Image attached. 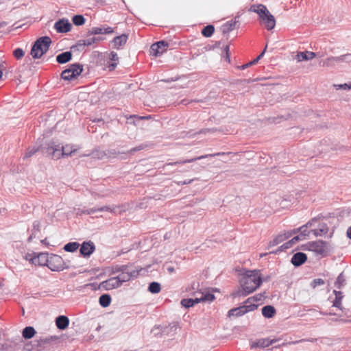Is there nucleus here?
Segmentation results:
<instances>
[{
    "mask_svg": "<svg viewBox=\"0 0 351 351\" xmlns=\"http://www.w3.org/2000/svg\"><path fill=\"white\" fill-rule=\"evenodd\" d=\"M260 270H247L239 280L241 289L234 292L232 296L245 297L256 291L262 284Z\"/></svg>",
    "mask_w": 351,
    "mask_h": 351,
    "instance_id": "f257e3e1",
    "label": "nucleus"
},
{
    "mask_svg": "<svg viewBox=\"0 0 351 351\" xmlns=\"http://www.w3.org/2000/svg\"><path fill=\"white\" fill-rule=\"evenodd\" d=\"M40 257L43 258V261H47V267L53 271H60L69 268V265L59 255L51 254L49 256L48 254H43Z\"/></svg>",
    "mask_w": 351,
    "mask_h": 351,
    "instance_id": "f03ea898",
    "label": "nucleus"
},
{
    "mask_svg": "<svg viewBox=\"0 0 351 351\" xmlns=\"http://www.w3.org/2000/svg\"><path fill=\"white\" fill-rule=\"evenodd\" d=\"M51 44V39L49 36H42L37 39L31 49L32 58L34 59L41 58L49 50Z\"/></svg>",
    "mask_w": 351,
    "mask_h": 351,
    "instance_id": "7ed1b4c3",
    "label": "nucleus"
},
{
    "mask_svg": "<svg viewBox=\"0 0 351 351\" xmlns=\"http://www.w3.org/2000/svg\"><path fill=\"white\" fill-rule=\"evenodd\" d=\"M40 152L52 159H60V143L50 141L40 146Z\"/></svg>",
    "mask_w": 351,
    "mask_h": 351,
    "instance_id": "20e7f679",
    "label": "nucleus"
},
{
    "mask_svg": "<svg viewBox=\"0 0 351 351\" xmlns=\"http://www.w3.org/2000/svg\"><path fill=\"white\" fill-rule=\"evenodd\" d=\"M83 71L82 65L80 63H74L69 65V68L61 73V77L67 81H71L80 75Z\"/></svg>",
    "mask_w": 351,
    "mask_h": 351,
    "instance_id": "39448f33",
    "label": "nucleus"
},
{
    "mask_svg": "<svg viewBox=\"0 0 351 351\" xmlns=\"http://www.w3.org/2000/svg\"><path fill=\"white\" fill-rule=\"evenodd\" d=\"M257 307H258V305L254 304H249V305L245 304V305L240 306L239 307L230 309L228 313V317H231V316L240 317V316L245 315V313H247L248 312H250V311H252L256 309Z\"/></svg>",
    "mask_w": 351,
    "mask_h": 351,
    "instance_id": "423d86ee",
    "label": "nucleus"
},
{
    "mask_svg": "<svg viewBox=\"0 0 351 351\" xmlns=\"http://www.w3.org/2000/svg\"><path fill=\"white\" fill-rule=\"evenodd\" d=\"M327 244V242L322 240L311 241L308 243V249L317 255L323 256L326 252Z\"/></svg>",
    "mask_w": 351,
    "mask_h": 351,
    "instance_id": "0eeeda50",
    "label": "nucleus"
},
{
    "mask_svg": "<svg viewBox=\"0 0 351 351\" xmlns=\"http://www.w3.org/2000/svg\"><path fill=\"white\" fill-rule=\"evenodd\" d=\"M139 275V271L136 269H132L130 267L122 272L119 276H116L117 280L120 281L121 286L123 282H128L132 278H137Z\"/></svg>",
    "mask_w": 351,
    "mask_h": 351,
    "instance_id": "6e6552de",
    "label": "nucleus"
},
{
    "mask_svg": "<svg viewBox=\"0 0 351 351\" xmlns=\"http://www.w3.org/2000/svg\"><path fill=\"white\" fill-rule=\"evenodd\" d=\"M168 43L164 40L156 42L151 45L150 54L156 57L162 55L167 49Z\"/></svg>",
    "mask_w": 351,
    "mask_h": 351,
    "instance_id": "1a4fd4ad",
    "label": "nucleus"
},
{
    "mask_svg": "<svg viewBox=\"0 0 351 351\" xmlns=\"http://www.w3.org/2000/svg\"><path fill=\"white\" fill-rule=\"evenodd\" d=\"M114 32V29L110 26L93 27L88 29L86 36L98 34H110Z\"/></svg>",
    "mask_w": 351,
    "mask_h": 351,
    "instance_id": "9d476101",
    "label": "nucleus"
},
{
    "mask_svg": "<svg viewBox=\"0 0 351 351\" xmlns=\"http://www.w3.org/2000/svg\"><path fill=\"white\" fill-rule=\"evenodd\" d=\"M71 24L68 19H59L54 24V28L58 33H66L71 29Z\"/></svg>",
    "mask_w": 351,
    "mask_h": 351,
    "instance_id": "9b49d317",
    "label": "nucleus"
},
{
    "mask_svg": "<svg viewBox=\"0 0 351 351\" xmlns=\"http://www.w3.org/2000/svg\"><path fill=\"white\" fill-rule=\"evenodd\" d=\"M225 153L224 152H219V153H216V154H206V155H202V156H198V157H195V158H192L191 159H186V160H178L176 162H169V163H167V165H181V164H185V163H190V162H193L196 160H202V159H204V158H208V157H214L215 156H221V155H224Z\"/></svg>",
    "mask_w": 351,
    "mask_h": 351,
    "instance_id": "f8f14e48",
    "label": "nucleus"
},
{
    "mask_svg": "<svg viewBox=\"0 0 351 351\" xmlns=\"http://www.w3.org/2000/svg\"><path fill=\"white\" fill-rule=\"evenodd\" d=\"M95 250V245L90 241L83 242L80 248V252L84 257H89Z\"/></svg>",
    "mask_w": 351,
    "mask_h": 351,
    "instance_id": "ddd939ff",
    "label": "nucleus"
},
{
    "mask_svg": "<svg viewBox=\"0 0 351 351\" xmlns=\"http://www.w3.org/2000/svg\"><path fill=\"white\" fill-rule=\"evenodd\" d=\"M121 287L120 281H119L117 277H112L106 280L101 282L99 286V288H102L105 290H111Z\"/></svg>",
    "mask_w": 351,
    "mask_h": 351,
    "instance_id": "4468645a",
    "label": "nucleus"
},
{
    "mask_svg": "<svg viewBox=\"0 0 351 351\" xmlns=\"http://www.w3.org/2000/svg\"><path fill=\"white\" fill-rule=\"evenodd\" d=\"M260 23L263 24L267 30H271L276 25L274 16L269 12L260 19Z\"/></svg>",
    "mask_w": 351,
    "mask_h": 351,
    "instance_id": "2eb2a0df",
    "label": "nucleus"
},
{
    "mask_svg": "<svg viewBox=\"0 0 351 351\" xmlns=\"http://www.w3.org/2000/svg\"><path fill=\"white\" fill-rule=\"evenodd\" d=\"M307 260V256L304 252H297L293 254V256L291 258V263L295 266V267H299L302 265L303 263H304Z\"/></svg>",
    "mask_w": 351,
    "mask_h": 351,
    "instance_id": "dca6fc26",
    "label": "nucleus"
},
{
    "mask_svg": "<svg viewBox=\"0 0 351 351\" xmlns=\"http://www.w3.org/2000/svg\"><path fill=\"white\" fill-rule=\"evenodd\" d=\"M278 339H270V338H265L258 339L256 342L254 343L252 345V348H265L269 347L270 345H272L277 342Z\"/></svg>",
    "mask_w": 351,
    "mask_h": 351,
    "instance_id": "f3484780",
    "label": "nucleus"
},
{
    "mask_svg": "<svg viewBox=\"0 0 351 351\" xmlns=\"http://www.w3.org/2000/svg\"><path fill=\"white\" fill-rule=\"evenodd\" d=\"M239 16L238 15L235 16L234 19L225 23L221 27L223 34H227L233 30L236 27V25L239 23Z\"/></svg>",
    "mask_w": 351,
    "mask_h": 351,
    "instance_id": "a211bd4d",
    "label": "nucleus"
},
{
    "mask_svg": "<svg viewBox=\"0 0 351 351\" xmlns=\"http://www.w3.org/2000/svg\"><path fill=\"white\" fill-rule=\"evenodd\" d=\"M128 36L125 34L114 37L112 40L113 47L116 49H121L123 46L125 45L128 40Z\"/></svg>",
    "mask_w": 351,
    "mask_h": 351,
    "instance_id": "6ab92c4d",
    "label": "nucleus"
},
{
    "mask_svg": "<svg viewBox=\"0 0 351 351\" xmlns=\"http://www.w3.org/2000/svg\"><path fill=\"white\" fill-rule=\"evenodd\" d=\"M69 324V318L64 315H60L56 319V324L58 329H66Z\"/></svg>",
    "mask_w": 351,
    "mask_h": 351,
    "instance_id": "aec40b11",
    "label": "nucleus"
},
{
    "mask_svg": "<svg viewBox=\"0 0 351 351\" xmlns=\"http://www.w3.org/2000/svg\"><path fill=\"white\" fill-rule=\"evenodd\" d=\"M333 293L335 295V298L332 302V306L336 307L340 310L343 309L342 305H341V300L343 298V294L340 291L334 290Z\"/></svg>",
    "mask_w": 351,
    "mask_h": 351,
    "instance_id": "412c9836",
    "label": "nucleus"
},
{
    "mask_svg": "<svg viewBox=\"0 0 351 351\" xmlns=\"http://www.w3.org/2000/svg\"><path fill=\"white\" fill-rule=\"evenodd\" d=\"M72 58V53L71 51H65L58 54L56 56V61L59 64H65L69 62Z\"/></svg>",
    "mask_w": 351,
    "mask_h": 351,
    "instance_id": "4be33fe9",
    "label": "nucleus"
},
{
    "mask_svg": "<svg viewBox=\"0 0 351 351\" xmlns=\"http://www.w3.org/2000/svg\"><path fill=\"white\" fill-rule=\"evenodd\" d=\"M75 151V149H74L72 145H66L65 146H63L60 144V158L61 157L71 156Z\"/></svg>",
    "mask_w": 351,
    "mask_h": 351,
    "instance_id": "5701e85b",
    "label": "nucleus"
},
{
    "mask_svg": "<svg viewBox=\"0 0 351 351\" xmlns=\"http://www.w3.org/2000/svg\"><path fill=\"white\" fill-rule=\"evenodd\" d=\"M276 313V308L271 305H267L262 308V315L265 318L273 317Z\"/></svg>",
    "mask_w": 351,
    "mask_h": 351,
    "instance_id": "b1692460",
    "label": "nucleus"
},
{
    "mask_svg": "<svg viewBox=\"0 0 351 351\" xmlns=\"http://www.w3.org/2000/svg\"><path fill=\"white\" fill-rule=\"evenodd\" d=\"M250 11L257 13L259 16V19H261L265 14H269V12L267 9L266 6L262 4L258 5V6H256V8H255L254 5L251 6Z\"/></svg>",
    "mask_w": 351,
    "mask_h": 351,
    "instance_id": "393cba45",
    "label": "nucleus"
},
{
    "mask_svg": "<svg viewBox=\"0 0 351 351\" xmlns=\"http://www.w3.org/2000/svg\"><path fill=\"white\" fill-rule=\"evenodd\" d=\"M297 56L298 61L310 60L316 56V53L312 51H305L300 52Z\"/></svg>",
    "mask_w": 351,
    "mask_h": 351,
    "instance_id": "a878e982",
    "label": "nucleus"
},
{
    "mask_svg": "<svg viewBox=\"0 0 351 351\" xmlns=\"http://www.w3.org/2000/svg\"><path fill=\"white\" fill-rule=\"evenodd\" d=\"M200 302L199 298H184L181 300L180 303L182 306L188 308L193 306Z\"/></svg>",
    "mask_w": 351,
    "mask_h": 351,
    "instance_id": "bb28decb",
    "label": "nucleus"
},
{
    "mask_svg": "<svg viewBox=\"0 0 351 351\" xmlns=\"http://www.w3.org/2000/svg\"><path fill=\"white\" fill-rule=\"evenodd\" d=\"M285 240H286V236L282 234H279L277 236H276L273 240L269 242L268 248L276 246L279 243H282V241H284Z\"/></svg>",
    "mask_w": 351,
    "mask_h": 351,
    "instance_id": "cd10ccee",
    "label": "nucleus"
},
{
    "mask_svg": "<svg viewBox=\"0 0 351 351\" xmlns=\"http://www.w3.org/2000/svg\"><path fill=\"white\" fill-rule=\"evenodd\" d=\"M111 302V297L109 294H103L99 298V303L104 308L108 307Z\"/></svg>",
    "mask_w": 351,
    "mask_h": 351,
    "instance_id": "c85d7f7f",
    "label": "nucleus"
},
{
    "mask_svg": "<svg viewBox=\"0 0 351 351\" xmlns=\"http://www.w3.org/2000/svg\"><path fill=\"white\" fill-rule=\"evenodd\" d=\"M312 232L316 237L321 236L322 234H325L328 232V227L327 224L323 223L319 225V228L313 230Z\"/></svg>",
    "mask_w": 351,
    "mask_h": 351,
    "instance_id": "c756f323",
    "label": "nucleus"
},
{
    "mask_svg": "<svg viewBox=\"0 0 351 351\" xmlns=\"http://www.w3.org/2000/svg\"><path fill=\"white\" fill-rule=\"evenodd\" d=\"M95 37H90V36H88L87 37L86 36V38L85 39H81V40H79L77 43V45L78 47H82V46H87V47H89V46H91L93 45V44H95Z\"/></svg>",
    "mask_w": 351,
    "mask_h": 351,
    "instance_id": "7c9ffc66",
    "label": "nucleus"
},
{
    "mask_svg": "<svg viewBox=\"0 0 351 351\" xmlns=\"http://www.w3.org/2000/svg\"><path fill=\"white\" fill-rule=\"evenodd\" d=\"M36 334V330L32 326H26L22 332L23 337L25 339H31Z\"/></svg>",
    "mask_w": 351,
    "mask_h": 351,
    "instance_id": "2f4dec72",
    "label": "nucleus"
},
{
    "mask_svg": "<svg viewBox=\"0 0 351 351\" xmlns=\"http://www.w3.org/2000/svg\"><path fill=\"white\" fill-rule=\"evenodd\" d=\"M346 284V276L343 274V272H341L337 278L336 281L335 282V287L337 289H341Z\"/></svg>",
    "mask_w": 351,
    "mask_h": 351,
    "instance_id": "473e14b6",
    "label": "nucleus"
},
{
    "mask_svg": "<svg viewBox=\"0 0 351 351\" xmlns=\"http://www.w3.org/2000/svg\"><path fill=\"white\" fill-rule=\"evenodd\" d=\"M80 247V244L77 242H69L64 245L63 249L68 252H74Z\"/></svg>",
    "mask_w": 351,
    "mask_h": 351,
    "instance_id": "72a5a7b5",
    "label": "nucleus"
},
{
    "mask_svg": "<svg viewBox=\"0 0 351 351\" xmlns=\"http://www.w3.org/2000/svg\"><path fill=\"white\" fill-rule=\"evenodd\" d=\"M214 31V26L213 25H208L202 29V34L204 37L209 38L213 34Z\"/></svg>",
    "mask_w": 351,
    "mask_h": 351,
    "instance_id": "f704fd0d",
    "label": "nucleus"
},
{
    "mask_svg": "<svg viewBox=\"0 0 351 351\" xmlns=\"http://www.w3.org/2000/svg\"><path fill=\"white\" fill-rule=\"evenodd\" d=\"M130 267V266L127 265H117L115 266L112 267L111 274H115L117 273L121 274L122 272H124L125 270H127Z\"/></svg>",
    "mask_w": 351,
    "mask_h": 351,
    "instance_id": "c9c22d12",
    "label": "nucleus"
},
{
    "mask_svg": "<svg viewBox=\"0 0 351 351\" xmlns=\"http://www.w3.org/2000/svg\"><path fill=\"white\" fill-rule=\"evenodd\" d=\"M72 21L75 25L80 26L85 23V18L83 15L76 14L73 16Z\"/></svg>",
    "mask_w": 351,
    "mask_h": 351,
    "instance_id": "e433bc0d",
    "label": "nucleus"
},
{
    "mask_svg": "<svg viewBox=\"0 0 351 351\" xmlns=\"http://www.w3.org/2000/svg\"><path fill=\"white\" fill-rule=\"evenodd\" d=\"M148 290L152 293H158L161 290L160 284L157 282H152L149 285Z\"/></svg>",
    "mask_w": 351,
    "mask_h": 351,
    "instance_id": "4c0bfd02",
    "label": "nucleus"
},
{
    "mask_svg": "<svg viewBox=\"0 0 351 351\" xmlns=\"http://www.w3.org/2000/svg\"><path fill=\"white\" fill-rule=\"evenodd\" d=\"M336 62L351 63V53H346L340 56H336Z\"/></svg>",
    "mask_w": 351,
    "mask_h": 351,
    "instance_id": "58836bf2",
    "label": "nucleus"
},
{
    "mask_svg": "<svg viewBox=\"0 0 351 351\" xmlns=\"http://www.w3.org/2000/svg\"><path fill=\"white\" fill-rule=\"evenodd\" d=\"M336 62V56H330L322 61L323 66H333Z\"/></svg>",
    "mask_w": 351,
    "mask_h": 351,
    "instance_id": "ea45409f",
    "label": "nucleus"
},
{
    "mask_svg": "<svg viewBox=\"0 0 351 351\" xmlns=\"http://www.w3.org/2000/svg\"><path fill=\"white\" fill-rule=\"evenodd\" d=\"M44 253H40L37 256H35L33 258H32L31 261L32 263L39 265H47V261H43V258L40 257Z\"/></svg>",
    "mask_w": 351,
    "mask_h": 351,
    "instance_id": "a19ab883",
    "label": "nucleus"
},
{
    "mask_svg": "<svg viewBox=\"0 0 351 351\" xmlns=\"http://www.w3.org/2000/svg\"><path fill=\"white\" fill-rule=\"evenodd\" d=\"M40 151V146L38 147L29 148L23 156V159L28 158L36 154L37 152Z\"/></svg>",
    "mask_w": 351,
    "mask_h": 351,
    "instance_id": "79ce46f5",
    "label": "nucleus"
},
{
    "mask_svg": "<svg viewBox=\"0 0 351 351\" xmlns=\"http://www.w3.org/2000/svg\"><path fill=\"white\" fill-rule=\"evenodd\" d=\"M215 300V295L210 293H206L205 294H202V296L199 298L200 302H212Z\"/></svg>",
    "mask_w": 351,
    "mask_h": 351,
    "instance_id": "37998d69",
    "label": "nucleus"
},
{
    "mask_svg": "<svg viewBox=\"0 0 351 351\" xmlns=\"http://www.w3.org/2000/svg\"><path fill=\"white\" fill-rule=\"evenodd\" d=\"M97 212V210L95 209V208H88V209H78L77 211V215H82V214H85V215H92V214H94Z\"/></svg>",
    "mask_w": 351,
    "mask_h": 351,
    "instance_id": "c03bdc74",
    "label": "nucleus"
},
{
    "mask_svg": "<svg viewBox=\"0 0 351 351\" xmlns=\"http://www.w3.org/2000/svg\"><path fill=\"white\" fill-rule=\"evenodd\" d=\"M293 245L292 243L291 242V241L289 240V241L285 243L284 244H282V245H280L276 251H273V252H270V253H274V254H276L279 252H281L284 250H286V249H289L290 248L291 246Z\"/></svg>",
    "mask_w": 351,
    "mask_h": 351,
    "instance_id": "a18cd8bd",
    "label": "nucleus"
},
{
    "mask_svg": "<svg viewBox=\"0 0 351 351\" xmlns=\"http://www.w3.org/2000/svg\"><path fill=\"white\" fill-rule=\"evenodd\" d=\"M323 285H324V280L321 278H315L311 283V286L313 289L316 288L317 286Z\"/></svg>",
    "mask_w": 351,
    "mask_h": 351,
    "instance_id": "49530a36",
    "label": "nucleus"
},
{
    "mask_svg": "<svg viewBox=\"0 0 351 351\" xmlns=\"http://www.w3.org/2000/svg\"><path fill=\"white\" fill-rule=\"evenodd\" d=\"M13 55L17 60H19L24 56L23 50L21 48H17L14 50Z\"/></svg>",
    "mask_w": 351,
    "mask_h": 351,
    "instance_id": "de8ad7c7",
    "label": "nucleus"
},
{
    "mask_svg": "<svg viewBox=\"0 0 351 351\" xmlns=\"http://www.w3.org/2000/svg\"><path fill=\"white\" fill-rule=\"evenodd\" d=\"M95 209L97 210V211H100V212L108 211L110 213H114L115 208L114 207L112 208L109 206H101L100 208H95Z\"/></svg>",
    "mask_w": 351,
    "mask_h": 351,
    "instance_id": "09e8293b",
    "label": "nucleus"
},
{
    "mask_svg": "<svg viewBox=\"0 0 351 351\" xmlns=\"http://www.w3.org/2000/svg\"><path fill=\"white\" fill-rule=\"evenodd\" d=\"M334 86L337 90L343 89V90H350L351 89V84H335Z\"/></svg>",
    "mask_w": 351,
    "mask_h": 351,
    "instance_id": "8fccbe9b",
    "label": "nucleus"
},
{
    "mask_svg": "<svg viewBox=\"0 0 351 351\" xmlns=\"http://www.w3.org/2000/svg\"><path fill=\"white\" fill-rule=\"evenodd\" d=\"M217 130V129L215 128H205V129L200 130L199 131L196 132V134H206L208 133H213V132H216Z\"/></svg>",
    "mask_w": 351,
    "mask_h": 351,
    "instance_id": "3c124183",
    "label": "nucleus"
},
{
    "mask_svg": "<svg viewBox=\"0 0 351 351\" xmlns=\"http://www.w3.org/2000/svg\"><path fill=\"white\" fill-rule=\"evenodd\" d=\"M146 146L144 145V144H141L138 146H136L134 148H132L130 149L128 152V154H130V155H132L134 152H137V151H140V150H142Z\"/></svg>",
    "mask_w": 351,
    "mask_h": 351,
    "instance_id": "603ef678",
    "label": "nucleus"
},
{
    "mask_svg": "<svg viewBox=\"0 0 351 351\" xmlns=\"http://www.w3.org/2000/svg\"><path fill=\"white\" fill-rule=\"evenodd\" d=\"M146 146L144 145V144H141L138 146H136L134 148H132L130 149L128 152V154H130V155H132L134 152H137V151H140V150H142Z\"/></svg>",
    "mask_w": 351,
    "mask_h": 351,
    "instance_id": "864d4df0",
    "label": "nucleus"
},
{
    "mask_svg": "<svg viewBox=\"0 0 351 351\" xmlns=\"http://www.w3.org/2000/svg\"><path fill=\"white\" fill-rule=\"evenodd\" d=\"M265 292H264L263 293L256 294L255 295H254L252 297L253 301H256V302L261 301L262 300H263L265 298Z\"/></svg>",
    "mask_w": 351,
    "mask_h": 351,
    "instance_id": "5fc2aeb1",
    "label": "nucleus"
},
{
    "mask_svg": "<svg viewBox=\"0 0 351 351\" xmlns=\"http://www.w3.org/2000/svg\"><path fill=\"white\" fill-rule=\"evenodd\" d=\"M303 239H305V237H304L303 236H302L300 234V235L295 236L290 241L292 243V244H294V243H297L298 241H299L300 240H303Z\"/></svg>",
    "mask_w": 351,
    "mask_h": 351,
    "instance_id": "6e6d98bb",
    "label": "nucleus"
},
{
    "mask_svg": "<svg viewBox=\"0 0 351 351\" xmlns=\"http://www.w3.org/2000/svg\"><path fill=\"white\" fill-rule=\"evenodd\" d=\"M110 59L114 62L118 61L119 57L117 53L114 51H111L110 53Z\"/></svg>",
    "mask_w": 351,
    "mask_h": 351,
    "instance_id": "4d7b16f0",
    "label": "nucleus"
},
{
    "mask_svg": "<svg viewBox=\"0 0 351 351\" xmlns=\"http://www.w3.org/2000/svg\"><path fill=\"white\" fill-rule=\"evenodd\" d=\"M317 221V218H313L311 220L308 221L305 225H303L302 226H304L305 228L304 229H307L308 227L312 226L314 222H316Z\"/></svg>",
    "mask_w": 351,
    "mask_h": 351,
    "instance_id": "13d9d810",
    "label": "nucleus"
},
{
    "mask_svg": "<svg viewBox=\"0 0 351 351\" xmlns=\"http://www.w3.org/2000/svg\"><path fill=\"white\" fill-rule=\"evenodd\" d=\"M256 63H257V60H253L250 61V62H248V63H247L245 64L242 65L241 66V69H245L249 67L250 66H252V65L255 64Z\"/></svg>",
    "mask_w": 351,
    "mask_h": 351,
    "instance_id": "bf43d9fd",
    "label": "nucleus"
},
{
    "mask_svg": "<svg viewBox=\"0 0 351 351\" xmlns=\"http://www.w3.org/2000/svg\"><path fill=\"white\" fill-rule=\"evenodd\" d=\"M40 230V222L38 221H35L33 223V231H39Z\"/></svg>",
    "mask_w": 351,
    "mask_h": 351,
    "instance_id": "052dcab7",
    "label": "nucleus"
},
{
    "mask_svg": "<svg viewBox=\"0 0 351 351\" xmlns=\"http://www.w3.org/2000/svg\"><path fill=\"white\" fill-rule=\"evenodd\" d=\"M10 346L6 343L0 344V351H8Z\"/></svg>",
    "mask_w": 351,
    "mask_h": 351,
    "instance_id": "680f3d73",
    "label": "nucleus"
},
{
    "mask_svg": "<svg viewBox=\"0 0 351 351\" xmlns=\"http://www.w3.org/2000/svg\"><path fill=\"white\" fill-rule=\"evenodd\" d=\"M117 63L116 62H114L112 63H110L108 64V69L109 71H113L115 69V68L117 67Z\"/></svg>",
    "mask_w": 351,
    "mask_h": 351,
    "instance_id": "e2e57ef3",
    "label": "nucleus"
},
{
    "mask_svg": "<svg viewBox=\"0 0 351 351\" xmlns=\"http://www.w3.org/2000/svg\"><path fill=\"white\" fill-rule=\"evenodd\" d=\"M193 181V179H191V180H184V181L178 182V185L189 184H191Z\"/></svg>",
    "mask_w": 351,
    "mask_h": 351,
    "instance_id": "0e129e2a",
    "label": "nucleus"
},
{
    "mask_svg": "<svg viewBox=\"0 0 351 351\" xmlns=\"http://www.w3.org/2000/svg\"><path fill=\"white\" fill-rule=\"evenodd\" d=\"M266 49H267V46L265 47L264 50L254 59V60H257V62L259 61V60L261 58H262V57L264 56L265 54V52L266 51Z\"/></svg>",
    "mask_w": 351,
    "mask_h": 351,
    "instance_id": "69168bd1",
    "label": "nucleus"
},
{
    "mask_svg": "<svg viewBox=\"0 0 351 351\" xmlns=\"http://www.w3.org/2000/svg\"><path fill=\"white\" fill-rule=\"evenodd\" d=\"M300 234L304 237H306L308 234V232L307 229L300 230Z\"/></svg>",
    "mask_w": 351,
    "mask_h": 351,
    "instance_id": "338daca9",
    "label": "nucleus"
},
{
    "mask_svg": "<svg viewBox=\"0 0 351 351\" xmlns=\"http://www.w3.org/2000/svg\"><path fill=\"white\" fill-rule=\"evenodd\" d=\"M347 237L351 239V226H350L346 232Z\"/></svg>",
    "mask_w": 351,
    "mask_h": 351,
    "instance_id": "774afa93",
    "label": "nucleus"
}]
</instances>
